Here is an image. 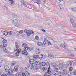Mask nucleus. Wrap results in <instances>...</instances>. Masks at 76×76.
Masks as SVG:
<instances>
[{
  "label": "nucleus",
  "mask_w": 76,
  "mask_h": 76,
  "mask_svg": "<svg viewBox=\"0 0 76 76\" xmlns=\"http://www.w3.org/2000/svg\"><path fill=\"white\" fill-rule=\"evenodd\" d=\"M15 44L16 46L15 48L16 49H15L14 50V51H17V53H15V55L16 56H18L19 55V53H20V52L21 51V49H18L19 46L18 45V42H15Z\"/></svg>",
  "instance_id": "obj_1"
},
{
  "label": "nucleus",
  "mask_w": 76,
  "mask_h": 76,
  "mask_svg": "<svg viewBox=\"0 0 76 76\" xmlns=\"http://www.w3.org/2000/svg\"><path fill=\"white\" fill-rule=\"evenodd\" d=\"M29 61L30 63H31L32 64H35V65H39V62L38 61H36V62L34 61V59H29Z\"/></svg>",
  "instance_id": "obj_2"
},
{
  "label": "nucleus",
  "mask_w": 76,
  "mask_h": 76,
  "mask_svg": "<svg viewBox=\"0 0 76 76\" xmlns=\"http://www.w3.org/2000/svg\"><path fill=\"white\" fill-rule=\"evenodd\" d=\"M50 67L49 66L48 70L47 71V72H46L45 75H43L44 76H50L52 72L51 70H50Z\"/></svg>",
  "instance_id": "obj_3"
},
{
  "label": "nucleus",
  "mask_w": 76,
  "mask_h": 76,
  "mask_svg": "<svg viewBox=\"0 0 76 76\" xmlns=\"http://www.w3.org/2000/svg\"><path fill=\"white\" fill-rule=\"evenodd\" d=\"M7 75L8 76H12V75L13 73V70L12 69H10L8 71Z\"/></svg>",
  "instance_id": "obj_4"
},
{
  "label": "nucleus",
  "mask_w": 76,
  "mask_h": 76,
  "mask_svg": "<svg viewBox=\"0 0 76 76\" xmlns=\"http://www.w3.org/2000/svg\"><path fill=\"white\" fill-rule=\"evenodd\" d=\"M7 47V45L6 43H3V46L1 45L0 47L1 49H3L4 51H6L7 50L6 47Z\"/></svg>",
  "instance_id": "obj_5"
},
{
  "label": "nucleus",
  "mask_w": 76,
  "mask_h": 76,
  "mask_svg": "<svg viewBox=\"0 0 76 76\" xmlns=\"http://www.w3.org/2000/svg\"><path fill=\"white\" fill-rule=\"evenodd\" d=\"M32 64H28V68L29 69H35V70H37V69L38 68H35V67H33V65H32Z\"/></svg>",
  "instance_id": "obj_6"
},
{
  "label": "nucleus",
  "mask_w": 76,
  "mask_h": 76,
  "mask_svg": "<svg viewBox=\"0 0 76 76\" xmlns=\"http://www.w3.org/2000/svg\"><path fill=\"white\" fill-rule=\"evenodd\" d=\"M9 69V66H6L4 67L3 70L5 72H8Z\"/></svg>",
  "instance_id": "obj_7"
},
{
  "label": "nucleus",
  "mask_w": 76,
  "mask_h": 76,
  "mask_svg": "<svg viewBox=\"0 0 76 76\" xmlns=\"http://www.w3.org/2000/svg\"><path fill=\"white\" fill-rule=\"evenodd\" d=\"M21 54L24 56H28V52L26 50H23L22 51V53Z\"/></svg>",
  "instance_id": "obj_8"
},
{
  "label": "nucleus",
  "mask_w": 76,
  "mask_h": 76,
  "mask_svg": "<svg viewBox=\"0 0 76 76\" xmlns=\"http://www.w3.org/2000/svg\"><path fill=\"white\" fill-rule=\"evenodd\" d=\"M53 67H54L56 70H59L60 69V66L57 65H55L54 66H53Z\"/></svg>",
  "instance_id": "obj_9"
},
{
  "label": "nucleus",
  "mask_w": 76,
  "mask_h": 76,
  "mask_svg": "<svg viewBox=\"0 0 76 76\" xmlns=\"http://www.w3.org/2000/svg\"><path fill=\"white\" fill-rule=\"evenodd\" d=\"M13 70L14 72H17L18 71V67L17 66H15L14 67Z\"/></svg>",
  "instance_id": "obj_10"
},
{
  "label": "nucleus",
  "mask_w": 76,
  "mask_h": 76,
  "mask_svg": "<svg viewBox=\"0 0 76 76\" xmlns=\"http://www.w3.org/2000/svg\"><path fill=\"white\" fill-rule=\"evenodd\" d=\"M36 51L37 52V53L38 54H40V53H41V51L40 50V49H39V48H37L36 49Z\"/></svg>",
  "instance_id": "obj_11"
},
{
  "label": "nucleus",
  "mask_w": 76,
  "mask_h": 76,
  "mask_svg": "<svg viewBox=\"0 0 76 76\" xmlns=\"http://www.w3.org/2000/svg\"><path fill=\"white\" fill-rule=\"evenodd\" d=\"M3 35H4L5 36H7V35H8V32L6 31H4L3 32Z\"/></svg>",
  "instance_id": "obj_12"
},
{
  "label": "nucleus",
  "mask_w": 76,
  "mask_h": 76,
  "mask_svg": "<svg viewBox=\"0 0 76 76\" xmlns=\"http://www.w3.org/2000/svg\"><path fill=\"white\" fill-rule=\"evenodd\" d=\"M30 74L28 72H25V73H24V75H25V76H29Z\"/></svg>",
  "instance_id": "obj_13"
},
{
  "label": "nucleus",
  "mask_w": 76,
  "mask_h": 76,
  "mask_svg": "<svg viewBox=\"0 0 76 76\" xmlns=\"http://www.w3.org/2000/svg\"><path fill=\"white\" fill-rule=\"evenodd\" d=\"M63 73L64 75H67V70L66 69H64L63 71Z\"/></svg>",
  "instance_id": "obj_14"
},
{
  "label": "nucleus",
  "mask_w": 76,
  "mask_h": 76,
  "mask_svg": "<svg viewBox=\"0 0 76 76\" xmlns=\"http://www.w3.org/2000/svg\"><path fill=\"white\" fill-rule=\"evenodd\" d=\"M37 45L39 47L40 46H42V43H41V42H39L37 43Z\"/></svg>",
  "instance_id": "obj_15"
},
{
  "label": "nucleus",
  "mask_w": 76,
  "mask_h": 76,
  "mask_svg": "<svg viewBox=\"0 0 76 76\" xmlns=\"http://www.w3.org/2000/svg\"><path fill=\"white\" fill-rule=\"evenodd\" d=\"M60 47L63 48H67V46L66 45H65L62 44H61L60 45Z\"/></svg>",
  "instance_id": "obj_16"
},
{
  "label": "nucleus",
  "mask_w": 76,
  "mask_h": 76,
  "mask_svg": "<svg viewBox=\"0 0 76 76\" xmlns=\"http://www.w3.org/2000/svg\"><path fill=\"white\" fill-rule=\"evenodd\" d=\"M22 47H24V48H25V47H26V46H27V45L26 44L24 43H23L22 45Z\"/></svg>",
  "instance_id": "obj_17"
},
{
  "label": "nucleus",
  "mask_w": 76,
  "mask_h": 76,
  "mask_svg": "<svg viewBox=\"0 0 76 76\" xmlns=\"http://www.w3.org/2000/svg\"><path fill=\"white\" fill-rule=\"evenodd\" d=\"M18 76H25V75H24V73H22L21 72H19L18 74Z\"/></svg>",
  "instance_id": "obj_18"
},
{
  "label": "nucleus",
  "mask_w": 76,
  "mask_h": 76,
  "mask_svg": "<svg viewBox=\"0 0 76 76\" xmlns=\"http://www.w3.org/2000/svg\"><path fill=\"white\" fill-rule=\"evenodd\" d=\"M41 65L42 66H45V65H47V64H46L45 62H43L41 63Z\"/></svg>",
  "instance_id": "obj_19"
},
{
  "label": "nucleus",
  "mask_w": 76,
  "mask_h": 76,
  "mask_svg": "<svg viewBox=\"0 0 76 76\" xmlns=\"http://www.w3.org/2000/svg\"><path fill=\"white\" fill-rule=\"evenodd\" d=\"M21 6H24V3H25V2H24V0H21Z\"/></svg>",
  "instance_id": "obj_20"
},
{
  "label": "nucleus",
  "mask_w": 76,
  "mask_h": 76,
  "mask_svg": "<svg viewBox=\"0 0 76 76\" xmlns=\"http://www.w3.org/2000/svg\"><path fill=\"white\" fill-rule=\"evenodd\" d=\"M59 76H64V74L63 72H59L58 75Z\"/></svg>",
  "instance_id": "obj_21"
},
{
  "label": "nucleus",
  "mask_w": 76,
  "mask_h": 76,
  "mask_svg": "<svg viewBox=\"0 0 76 76\" xmlns=\"http://www.w3.org/2000/svg\"><path fill=\"white\" fill-rule=\"evenodd\" d=\"M13 23H18V20H15L13 21Z\"/></svg>",
  "instance_id": "obj_22"
},
{
  "label": "nucleus",
  "mask_w": 76,
  "mask_h": 76,
  "mask_svg": "<svg viewBox=\"0 0 76 76\" xmlns=\"http://www.w3.org/2000/svg\"><path fill=\"white\" fill-rule=\"evenodd\" d=\"M60 72H59L58 71L56 70V72H55V73L54 74V75H58V73H59Z\"/></svg>",
  "instance_id": "obj_23"
},
{
  "label": "nucleus",
  "mask_w": 76,
  "mask_h": 76,
  "mask_svg": "<svg viewBox=\"0 0 76 76\" xmlns=\"http://www.w3.org/2000/svg\"><path fill=\"white\" fill-rule=\"evenodd\" d=\"M4 39V38H2L1 37H0V42H3Z\"/></svg>",
  "instance_id": "obj_24"
},
{
  "label": "nucleus",
  "mask_w": 76,
  "mask_h": 76,
  "mask_svg": "<svg viewBox=\"0 0 76 76\" xmlns=\"http://www.w3.org/2000/svg\"><path fill=\"white\" fill-rule=\"evenodd\" d=\"M29 48L28 47H26L24 48V50L27 51V50H29Z\"/></svg>",
  "instance_id": "obj_25"
},
{
  "label": "nucleus",
  "mask_w": 76,
  "mask_h": 76,
  "mask_svg": "<svg viewBox=\"0 0 76 76\" xmlns=\"http://www.w3.org/2000/svg\"><path fill=\"white\" fill-rule=\"evenodd\" d=\"M45 44H46V42L45 41L43 42V43H42V46H43V47H45Z\"/></svg>",
  "instance_id": "obj_26"
},
{
  "label": "nucleus",
  "mask_w": 76,
  "mask_h": 76,
  "mask_svg": "<svg viewBox=\"0 0 76 76\" xmlns=\"http://www.w3.org/2000/svg\"><path fill=\"white\" fill-rule=\"evenodd\" d=\"M33 57L34 58H35V59H37V58H38V56L37 55H36L34 56Z\"/></svg>",
  "instance_id": "obj_27"
},
{
  "label": "nucleus",
  "mask_w": 76,
  "mask_h": 76,
  "mask_svg": "<svg viewBox=\"0 0 76 76\" xmlns=\"http://www.w3.org/2000/svg\"><path fill=\"white\" fill-rule=\"evenodd\" d=\"M7 42V40L6 39H4L3 41L2 42V43L3 44L5 43L6 44V43Z\"/></svg>",
  "instance_id": "obj_28"
},
{
  "label": "nucleus",
  "mask_w": 76,
  "mask_h": 76,
  "mask_svg": "<svg viewBox=\"0 0 76 76\" xmlns=\"http://www.w3.org/2000/svg\"><path fill=\"white\" fill-rule=\"evenodd\" d=\"M48 57L49 58H51V57H54V55H53V54L49 55Z\"/></svg>",
  "instance_id": "obj_29"
},
{
  "label": "nucleus",
  "mask_w": 76,
  "mask_h": 76,
  "mask_svg": "<svg viewBox=\"0 0 76 76\" xmlns=\"http://www.w3.org/2000/svg\"><path fill=\"white\" fill-rule=\"evenodd\" d=\"M29 32L30 34H34V32H33V31H32V30H29Z\"/></svg>",
  "instance_id": "obj_30"
},
{
  "label": "nucleus",
  "mask_w": 76,
  "mask_h": 76,
  "mask_svg": "<svg viewBox=\"0 0 76 76\" xmlns=\"http://www.w3.org/2000/svg\"><path fill=\"white\" fill-rule=\"evenodd\" d=\"M10 1V2L11 4L12 5V4H13L14 3V1L13 0H9Z\"/></svg>",
  "instance_id": "obj_31"
},
{
  "label": "nucleus",
  "mask_w": 76,
  "mask_h": 76,
  "mask_svg": "<svg viewBox=\"0 0 76 76\" xmlns=\"http://www.w3.org/2000/svg\"><path fill=\"white\" fill-rule=\"evenodd\" d=\"M69 70L70 72H72V70H73V68H72V66L70 67L69 68Z\"/></svg>",
  "instance_id": "obj_32"
},
{
  "label": "nucleus",
  "mask_w": 76,
  "mask_h": 76,
  "mask_svg": "<svg viewBox=\"0 0 76 76\" xmlns=\"http://www.w3.org/2000/svg\"><path fill=\"white\" fill-rule=\"evenodd\" d=\"M16 64V62H15L13 61L12 62L11 64V65L12 66H14Z\"/></svg>",
  "instance_id": "obj_33"
},
{
  "label": "nucleus",
  "mask_w": 76,
  "mask_h": 76,
  "mask_svg": "<svg viewBox=\"0 0 76 76\" xmlns=\"http://www.w3.org/2000/svg\"><path fill=\"white\" fill-rule=\"evenodd\" d=\"M24 32H25L26 33V34H27L29 32V30H24Z\"/></svg>",
  "instance_id": "obj_34"
},
{
  "label": "nucleus",
  "mask_w": 76,
  "mask_h": 76,
  "mask_svg": "<svg viewBox=\"0 0 76 76\" xmlns=\"http://www.w3.org/2000/svg\"><path fill=\"white\" fill-rule=\"evenodd\" d=\"M26 35H27V37H29V36L31 35V34L28 32V33H26Z\"/></svg>",
  "instance_id": "obj_35"
},
{
  "label": "nucleus",
  "mask_w": 76,
  "mask_h": 76,
  "mask_svg": "<svg viewBox=\"0 0 76 76\" xmlns=\"http://www.w3.org/2000/svg\"><path fill=\"white\" fill-rule=\"evenodd\" d=\"M23 32V31L22 30H20L19 31V33L20 34H22Z\"/></svg>",
  "instance_id": "obj_36"
},
{
  "label": "nucleus",
  "mask_w": 76,
  "mask_h": 76,
  "mask_svg": "<svg viewBox=\"0 0 76 76\" xmlns=\"http://www.w3.org/2000/svg\"><path fill=\"white\" fill-rule=\"evenodd\" d=\"M33 48L32 47H30L29 48V49L30 51H32L33 50Z\"/></svg>",
  "instance_id": "obj_37"
},
{
  "label": "nucleus",
  "mask_w": 76,
  "mask_h": 76,
  "mask_svg": "<svg viewBox=\"0 0 76 76\" xmlns=\"http://www.w3.org/2000/svg\"><path fill=\"white\" fill-rule=\"evenodd\" d=\"M72 24H74V21H73V19H71L70 20Z\"/></svg>",
  "instance_id": "obj_38"
},
{
  "label": "nucleus",
  "mask_w": 76,
  "mask_h": 76,
  "mask_svg": "<svg viewBox=\"0 0 76 76\" xmlns=\"http://www.w3.org/2000/svg\"><path fill=\"white\" fill-rule=\"evenodd\" d=\"M59 6L60 7V9H63V5H61V4L59 5Z\"/></svg>",
  "instance_id": "obj_39"
},
{
  "label": "nucleus",
  "mask_w": 76,
  "mask_h": 76,
  "mask_svg": "<svg viewBox=\"0 0 76 76\" xmlns=\"http://www.w3.org/2000/svg\"><path fill=\"white\" fill-rule=\"evenodd\" d=\"M38 57H42V58H44V56H43V55L42 54L39 55Z\"/></svg>",
  "instance_id": "obj_40"
},
{
  "label": "nucleus",
  "mask_w": 76,
  "mask_h": 76,
  "mask_svg": "<svg viewBox=\"0 0 76 76\" xmlns=\"http://www.w3.org/2000/svg\"><path fill=\"white\" fill-rule=\"evenodd\" d=\"M35 39L37 40H38V39H39V37L38 36H36L35 37Z\"/></svg>",
  "instance_id": "obj_41"
},
{
  "label": "nucleus",
  "mask_w": 76,
  "mask_h": 76,
  "mask_svg": "<svg viewBox=\"0 0 76 76\" xmlns=\"http://www.w3.org/2000/svg\"><path fill=\"white\" fill-rule=\"evenodd\" d=\"M63 66V63H60L59 64V66Z\"/></svg>",
  "instance_id": "obj_42"
},
{
  "label": "nucleus",
  "mask_w": 76,
  "mask_h": 76,
  "mask_svg": "<svg viewBox=\"0 0 76 76\" xmlns=\"http://www.w3.org/2000/svg\"><path fill=\"white\" fill-rule=\"evenodd\" d=\"M72 63L71 62H70L69 64L68 65V66H72Z\"/></svg>",
  "instance_id": "obj_43"
},
{
  "label": "nucleus",
  "mask_w": 76,
  "mask_h": 76,
  "mask_svg": "<svg viewBox=\"0 0 76 76\" xmlns=\"http://www.w3.org/2000/svg\"><path fill=\"white\" fill-rule=\"evenodd\" d=\"M70 62L69 61H67L66 63V65H67L68 66L69 65V64L70 63Z\"/></svg>",
  "instance_id": "obj_44"
},
{
  "label": "nucleus",
  "mask_w": 76,
  "mask_h": 76,
  "mask_svg": "<svg viewBox=\"0 0 76 76\" xmlns=\"http://www.w3.org/2000/svg\"><path fill=\"white\" fill-rule=\"evenodd\" d=\"M8 34L9 35H12L13 34V32L12 31H10L8 32Z\"/></svg>",
  "instance_id": "obj_45"
},
{
  "label": "nucleus",
  "mask_w": 76,
  "mask_h": 76,
  "mask_svg": "<svg viewBox=\"0 0 76 76\" xmlns=\"http://www.w3.org/2000/svg\"><path fill=\"white\" fill-rule=\"evenodd\" d=\"M73 26L74 27H76V24L75 23H74V24H72Z\"/></svg>",
  "instance_id": "obj_46"
},
{
  "label": "nucleus",
  "mask_w": 76,
  "mask_h": 76,
  "mask_svg": "<svg viewBox=\"0 0 76 76\" xmlns=\"http://www.w3.org/2000/svg\"><path fill=\"white\" fill-rule=\"evenodd\" d=\"M43 70L44 71V72H45V70H47V69H45V68H43Z\"/></svg>",
  "instance_id": "obj_47"
},
{
  "label": "nucleus",
  "mask_w": 76,
  "mask_h": 76,
  "mask_svg": "<svg viewBox=\"0 0 76 76\" xmlns=\"http://www.w3.org/2000/svg\"><path fill=\"white\" fill-rule=\"evenodd\" d=\"M3 72H2V71L1 70H0V76L1 75H2Z\"/></svg>",
  "instance_id": "obj_48"
},
{
  "label": "nucleus",
  "mask_w": 76,
  "mask_h": 76,
  "mask_svg": "<svg viewBox=\"0 0 76 76\" xmlns=\"http://www.w3.org/2000/svg\"><path fill=\"white\" fill-rule=\"evenodd\" d=\"M12 16L13 18H15L16 16V15L14 14H12Z\"/></svg>",
  "instance_id": "obj_49"
},
{
  "label": "nucleus",
  "mask_w": 76,
  "mask_h": 76,
  "mask_svg": "<svg viewBox=\"0 0 76 76\" xmlns=\"http://www.w3.org/2000/svg\"><path fill=\"white\" fill-rule=\"evenodd\" d=\"M39 57V59H40V60H41V59H42V58H42V57Z\"/></svg>",
  "instance_id": "obj_50"
},
{
  "label": "nucleus",
  "mask_w": 76,
  "mask_h": 76,
  "mask_svg": "<svg viewBox=\"0 0 76 76\" xmlns=\"http://www.w3.org/2000/svg\"><path fill=\"white\" fill-rule=\"evenodd\" d=\"M1 76H7V75L6 74H4L2 75Z\"/></svg>",
  "instance_id": "obj_51"
},
{
  "label": "nucleus",
  "mask_w": 76,
  "mask_h": 76,
  "mask_svg": "<svg viewBox=\"0 0 76 76\" xmlns=\"http://www.w3.org/2000/svg\"><path fill=\"white\" fill-rule=\"evenodd\" d=\"M73 74L74 75H76V72H74L73 73Z\"/></svg>",
  "instance_id": "obj_52"
},
{
  "label": "nucleus",
  "mask_w": 76,
  "mask_h": 76,
  "mask_svg": "<svg viewBox=\"0 0 76 76\" xmlns=\"http://www.w3.org/2000/svg\"><path fill=\"white\" fill-rule=\"evenodd\" d=\"M56 70H54V71H53V74L54 73V74H55V73H56Z\"/></svg>",
  "instance_id": "obj_53"
},
{
  "label": "nucleus",
  "mask_w": 76,
  "mask_h": 76,
  "mask_svg": "<svg viewBox=\"0 0 76 76\" xmlns=\"http://www.w3.org/2000/svg\"><path fill=\"white\" fill-rule=\"evenodd\" d=\"M42 31H43V32H45V31L44 29L42 30Z\"/></svg>",
  "instance_id": "obj_54"
},
{
  "label": "nucleus",
  "mask_w": 76,
  "mask_h": 76,
  "mask_svg": "<svg viewBox=\"0 0 76 76\" xmlns=\"http://www.w3.org/2000/svg\"><path fill=\"white\" fill-rule=\"evenodd\" d=\"M3 62V61L1 60V58H0V63H1Z\"/></svg>",
  "instance_id": "obj_55"
},
{
  "label": "nucleus",
  "mask_w": 76,
  "mask_h": 76,
  "mask_svg": "<svg viewBox=\"0 0 76 76\" xmlns=\"http://www.w3.org/2000/svg\"><path fill=\"white\" fill-rule=\"evenodd\" d=\"M74 66H76V61H75V63H74Z\"/></svg>",
  "instance_id": "obj_56"
},
{
  "label": "nucleus",
  "mask_w": 76,
  "mask_h": 76,
  "mask_svg": "<svg viewBox=\"0 0 76 76\" xmlns=\"http://www.w3.org/2000/svg\"><path fill=\"white\" fill-rule=\"evenodd\" d=\"M46 43L48 44L49 42L48 41H45Z\"/></svg>",
  "instance_id": "obj_57"
},
{
  "label": "nucleus",
  "mask_w": 76,
  "mask_h": 76,
  "mask_svg": "<svg viewBox=\"0 0 76 76\" xmlns=\"http://www.w3.org/2000/svg\"><path fill=\"white\" fill-rule=\"evenodd\" d=\"M63 0H59V1H63Z\"/></svg>",
  "instance_id": "obj_58"
},
{
  "label": "nucleus",
  "mask_w": 76,
  "mask_h": 76,
  "mask_svg": "<svg viewBox=\"0 0 76 76\" xmlns=\"http://www.w3.org/2000/svg\"><path fill=\"white\" fill-rule=\"evenodd\" d=\"M36 76H40L39 75H37Z\"/></svg>",
  "instance_id": "obj_59"
},
{
  "label": "nucleus",
  "mask_w": 76,
  "mask_h": 76,
  "mask_svg": "<svg viewBox=\"0 0 76 76\" xmlns=\"http://www.w3.org/2000/svg\"><path fill=\"white\" fill-rule=\"evenodd\" d=\"M1 64H0V67H1Z\"/></svg>",
  "instance_id": "obj_60"
},
{
  "label": "nucleus",
  "mask_w": 76,
  "mask_h": 76,
  "mask_svg": "<svg viewBox=\"0 0 76 76\" xmlns=\"http://www.w3.org/2000/svg\"><path fill=\"white\" fill-rule=\"evenodd\" d=\"M49 44H51V42H48Z\"/></svg>",
  "instance_id": "obj_61"
},
{
  "label": "nucleus",
  "mask_w": 76,
  "mask_h": 76,
  "mask_svg": "<svg viewBox=\"0 0 76 76\" xmlns=\"http://www.w3.org/2000/svg\"><path fill=\"white\" fill-rule=\"evenodd\" d=\"M25 69H28V68L27 67H26Z\"/></svg>",
  "instance_id": "obj_62"
},
{
  "label": "nucleus",
  "mask_w": 76,
  "mask_h": 76,
  "mask_svg": "<svg viewBox=\"0 0 76 76\" xmlns=\"http://www.w3.org/2000/svg\"><path fill=\"white\" fill-rule=\"evenodd\" d=\"M52 41H53L54 42V40L52 39Z\"/></svg>",
  "instance_id": "obj_63"
},
{
  "label": "nucleus",
  "mask_w": 76,
  "mask_h": 76,
  "mask_svg": "<svg viewBox=\"0 0 76 76\" xmlns=\"http://www.w3.org/2000/svg\"><path fill=\"white\" fill-rule=\"evenodd\" d=\"M74 55H71V56H73Z\"/></svg>",
  "instance_id": "obj_64"
}]
</instances>
